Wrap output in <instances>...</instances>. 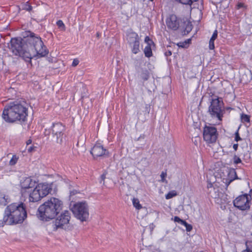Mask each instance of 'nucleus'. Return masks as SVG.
I'll list each match as a JSON object with an SVG mask.
<instances>
[{
    "label": "nucleus",
    "mask_w": 252,
    "mask_h": 252,
    "mask_svg": "<svg viewBox=\"0 0 252 252\" xmlns=\"http://www.w3.org/2000/svg\"><path fill=\"white\" fill-rule=\"evenodd\" d=\"M241 119L242 123L249 122L250 121V116L248 115L242 114L241 116Z\"/></svg>",
    "instance_id": "26"
},
{
    "label": "nucleus",
    "mask_w": 252,
    "mask_h": 252,
    "mask_svg": "<svg viewBox=\"0 0 252 252\" xmlns=\"http://www.w3.org/2000/svg\"><path fill=\"white\" fill-rule=\"evenodd\" d=\"M35 146H31L28 148L27 150L29 153H32L35 151Z\"/></svg>",
    "instance_id": "40"
},
{
    "label": "nucleus",
    "mask_w": 252,
    "mask_h": 252,
    "mask_svg": "<svg viewBox=\"0 0 252 252\" xmlns=\"http://www.w3.org/2000/svg\"><path fill=\"white\" fill-rule=\"evenodd\" d=\"M128 42L130 46L132 52L134 54H137L139 51V38L137 33L131 32L127 34Z\"/></svg>",
    "instance_id": "13"
},
{
    "label": "nucleus",
    "mask_w": 252,
    "mask_h": 252,
    "mask_svg": "<svg viewBox=\"0 0 252 252\" xmlns=\"http://www.w3.org/2000/svg\"><path fill=\"white\" fill-rule=\"evenodd\" d=\"M8 196L0 192V205L5 206L9 202Z\"/></svg>",
    "instance_id": "19"
},
{
    "label": "nucleus",
    "mask_w": 252,
    "mask_h": 252,
    "mask_svg": "<svg viewBox=\"0 0 252 252\" xmlns=\"http://www.w3.org/2000/svg\"><path fill=\"white\" fill-rule=\"evenodd\" d=\"M228 179H233V181L236 179H241L238 177L236 172L234 169H231L228 173Z\"/></svg>",
    "instance_id": "21"
},
{
    "label": "nucleus",
    "mask_w": 252,
    "mask_h": 252,
    "mask_svg": "<svg viewBox=\"0 0 252 252\" xmlns=\"http://www.w3.org/2000/svg\"><path fill=\"white\" fill-rule=\"evenodd\" d=\"M71 214L68 210H64L52 222L53 230L57 231L59 229H64L68 228Z\"/></svg>",
    "instance_id": "6"
},
{
    "label": "nucleus",
    "mask_w": 252,
    "mask_h": 252,
    "mask_svg": "<svg viewBox=\"0 0 252 252\" xmlns=\"http://www.w3.org/2000/svg\"><path fill=\"white\" fill-rule=\"evenodd\" d=\"M181 220V219L177 216H175L174 218V220L175 222H177L179 223V222H180Z\"/></svg>",
    "instance_id": "45"
},
{
    "label": "nucleus",
    "mask_w": 252,
    "mask_h": 252,
    "mask_svg": "<svg viewBox=\"0 0 252 252\" xmlns=\"http://www.w3.org/2000/svg\"><path fill=\"white\" fill-rule=\"evenodd\" d=\"M217 130L214 126H205L203 130V138L205 141L209 143L216 142L217 139Z\"/></svg>",
    "instance_id": "14"
},
{
    "label": "nucleus",
    "mask_w": 252,
    "mask_h": 252,
    "mask_svg": "<svg viewBox=\"0 0 252 252\" xmlns=\"http://www.w3.org/2000/svg\"><path fill=\"white\" fill-rule=\"evenodd\" d=\"M177 195V193L175 190H172L169 191L166 195L165 198L166 199H169Z\"/></svg>",
    "instance_id": "27"
},
{
    "label": "nucleus",
    "mask_w": 252,
    "mask_h": 252,
    "mask_svg": "<svg viewBox=\"0 0 252 252\" xmlns=\"http://www.w3.org/2000/svg\"><path fill=\"white\" fill-rule=\"evenodd\" d=\"M69 191H70V196L74 195L78 192L77 190H76L75 189L70 190Z\"/></svg>",
    "instance_id": "43"
},
{
    "label": "nucleus",
    "mask_w": 252,
    "mask_h": 252,
    "mask_svg": "<svg viewBox=\"0 0 252 252\" xmlns=\"http://www.w3.org/2000/svg\"><path fill=\"white\" fill-rule=\"evenodd\" d=\"M17 53H18L17 52ZM18 54H16V55H18ZM19 56V55H18Z\"/></svg>",
    "instance_id": "55"
},
{
    "label": "nucleus",
    "mask_w": 252,
    "mask_h": 252,
    "mask_svg": "<svg viewBox=\"0 0 252 252\" xmlns=\"http://www.w3.org/2000/svg\"><path fill=\"white\" fill-rule=\"evenodd\" d=\"M151 110V105L150 104H146L145 107L144 113L145 114L148 115Z\"/></svg>",
    "instance_id": "30"
},
{
    "label": "nucleus",
    "mask_w": 252,
    "mask_h": 252,
    "mask_svg": "<svg viewBox=\"0 0 252 252\" xmlns=\"http://www.w3.org/2000/svg\"><path fill=\"white\" fill-rule=\"evenodd\" d=\"M16 212V204L12 203L8 206L4 212V216L2 220H0V226L3 227L6 224L13 225L16 223L15 213Z\"/></svg>",
    "instance_id": "9"
},
{
    "label": "nucleus",
    "mask_w": 252,
    "mask_h": 252,
    "mask_svg": "<svg viewBox=\"0 0 252 252\" xmlns=\"http://www.w3.org/2000/svg\"><path fill=\"white\" fill-rule=\"evenodd\" d=\"M32 140L31 139H29L27 142H26V144H27V146H28L29 145L31 144L32 143Z\"/></svg>",
    "instance_id": "50"
},
{
    "label": "nucleus",
    "mask_w": 252,
    "mask_h": 252,
    "mask_svg": "<svg viewBox=\"0 0 252 252\" xmlns=\"http://www.w3.org/2000/svg\"><path fill=\"white\" fill-rule=\"evenodd\" d=\"M223 105L221 98H212L208 111L211 117L213 119H217L221 121L223 114L225 113Z\"/></svg>",
    "instance_id": "4"
},
{
    "label": "nucleus",
    "mask_w": 252,
    "mask_h": 252,
    "mask_svg": "<svg viewBox=\"0 0 252 252\" xmlns=\"http://www.w3.org/2000/svg\"><path fill=\"white\" fill-rule=\"evenodd\" d=\"M97 36H99V34H98V33H97Z\"/></svg>",
    "instance_id": "54"
},
{
    "label": "nucleus",
    "mask_w": 252,
    "mask_h": 252,
    "mask_svg": "<svg viewBox=\"0 0 252 252\" xmlns=\"http://www.w3.org/2000/svg\"><path fill=\"white\" fill-rule=\"evenodd\" d=\"M79 61L77 59H75L73 60V62L72 63V66H76L79 64Z\"/></svg>",
    "instance_id": "39"
},
{
    "label": "nucleus",
    "mask_w": 252,
    "mask_h": 252,
    "mask_svg": "<svg viewBox=\"0 0 252 252\" xmlns=\"http://www.w3.org/2000/svg\"><path fill=\"white\" fill-rule=\"evenodd\" d=\"M238 147V144H234L233 146V148L235 150V151H236L237 150Z\"/></svg>",
    "instance_id": "48"
},
{
    "label": "nucleus",
    "mask_w": 252,
    "mask_h": 252,
    "mask_svg": "<svg viewBox=\"0 0 252 252\" xmlns=\"http://www.w3.org/2000/svg\"><path fill=\"white\" fill-rule=\"evenodd\" d=\"M144 41L147 44V45H155L153 40L148 36L145 37Z\"/></svg>",
    "instance_id": "29"
},
{
    "label": "nucleus",
    "mask_w": 252,
    "mask_h": 252,
    "mask_svg": "<svg viewBox=\"0 0 252 252\" xmlns=\"http://www.w3.org/2000/svg\"><path fill=\"white\" fill-rule=\"evenodd\" d=\"M178 45L179 47H183V48H187L188 46V45H186L185 44V42H180V43H179L178 44Z\"/></svg>",
    "instance_id": "42"
},
{
    "label": "nucleus",
    "mask_w": 252,
    "mask_h": 252,
    "mask_svg": "<svg viewBox=\"0 0 252 252\" xmlns=\"http://www.w3.org/2000/svg\"><path fill=\"white\" fill-rule=\"evenodd\" d=\"M71 210L75 217L81 221H86L89 218V208L86 202H79L74 204Z\"/></svg>",
    "instance_id": "7"
},
{
    "label": "nucleus",
    "mask_w": 252,
    "mask_h": 252,
    "mask_svg": "<svg viewBox=\"0 0 252 252\" xmlns=\"http://www.w3.org/2000/svg\"><path fill=\"white\" fill-rule=\"evenodd\" d=\"M234 163L235 164H238L241 162V159L237 156H234L233 158Z\"/></svg>",
    "instance_id": "34"
},
{
    "label": "nucleus",
    "mask_w": 252,
    "mask_h": 252,
    "mask_svg": "<svg viewBox=\"0 0 252 252\" xmlns=\"http://www.w3.org/2000/svg\"><path fill=\"white\" fill-rule=\"evenodd\" d=\"M184 226L186 227V230L188 232L190 231L192 229V225L188 223L187 222L186 223V224H185Z\"/></svg>",
    "instance_id": "37"
},
{
    "label": "nucleus",
    "mask_w": 252,
    "mask_h": 252,
    "mask_svg": "<svg viewBox=\"0 0 252 252\" xmlns=\"http://www.w3.org/2000/svg\"><path fill=\"white\" fill-rule=\"evenodd\" d=\"M7 47L14 55H16V37L11 38L10 42L7 43Z\"/></svg>",
    "instance_id": "18"
},
{
    "label": "nucleus",
    "mask_w": 252,
    "mask_h": 252,
    "mask_svg": "<svg viewBox=\"0 0 252 252\" xmlns=\"http://www.w3.org/2000/svg\"><path fill=\"white\" fill-rule=\"evenodd\" d=\"M164 55L166 57H168V56H170L172 55V53H171V51H166L164 53Z\"/></svg>",
    "instance_id": "46"
},
{
    "label": "nucleus",
    "mask_w": 252,
    "mask_h": 252,
    "mask_svg": "<svg viewBox=\"0 0 252 252\" xmlns=\"http://www.w3.org/2000/svg\"><path fill=\"white\" fill-rule=\"evenodd\" d=\"M22 201L17 205V223H23L27 218V206Z\"/></svg>",
    "instance_id": "16"
},
{
    "label": "nucleus",
    "mask_w": 252,
    "mask_h": 252,
    "mask_svg": "<svg viewBox=\"0 0 252 252\" xmlns=\"http://www.w3.org/2000/svg\"><path fill=\"white\" fill-rule=\"evenodd\" d=\"M150 77L149 72L147 69H142L140 74V77L144 80L147 81Z\"/></svg>",
    "instance_id": "22"
},
{
    "label": "nucleus",
    "mask_w": 252,
    "mask_h": 252,
    "mask_svg": "<svg viewBox=\"0 0 252 252\" xmlns=\"http://www.w3.org/2000/svg\"><path fill=\"white\" fill-rule=\"evenodd\" d=\"M2 118L7 123L16 122V101H10L4 106Z\"/></svg>",
    "instance_id": "8"
},
{
    "label": "nucleus",
    "mask_w": 252,
    "mask_h": 252,
    "mask_svg": "<svg viewBox=\"0 0 252 252\" xmlns=\"http://www.w3.org/2000/svg\"><path fill=\"white\" fill-rule=\"evenodd\" d=\"M150 1H153V0H150Z\"/></svg>",
    "instance_id": "56"
},
{
    "label": "nucleus",
    "mask_w": 252,
    "mask_h": 252,
    "mask_svg": "<svg viewBox=\"0 0 252 252\" xmlns=\"http://www.w3.org/2000/svg\"><path fill=\"white\" fill-rule=\"evenodd\" d=\"M166 176V173L162 172L160 175V177L161 178V181L162 182H164L165 181V178Z\"/></svg>",
    "instance_id": "41"
},
{
    "label": "nucleus",
    "mask_w": 252,
    "mask_h": 252,
    "mask_svg": "<svg viewBox=\"0 0 252 252\" xmlns=\"http://www.w3.org/2000/svg\"><path fill=\"white\" fill-rule=\"evenodd\" d=\"M217 196H219V194H218V195H214V196H213V195H212V196L213 197L215 198H216L217 197Z\"/></svg>",
    "instance_id": "52"
},
{
    "label": "nucleus",
    "mask_w": 252,
    "mask_h": 252,
    "mask_svg": "<svg viewBox=\"0 0 252 252\" xmlns=\"http://www.w3.org/2000/svg\"><path fill=\"white\" fill-rule=\"evenodd\" d=\"M144 53L145 57L150 58L153 56L152 45H147L144 49Z\"/></svg>",
    "instance_id": "20"
},
{
    "label": "nucleus",
    "mask_w": 252,
    "mask_h": 252,
    "mask_svg": "<svg viewBox=\"0 0 252 252\" xmlns=\"http://www.w3.org/2000/svg\"><path fill=\"white\" fill-rule=\"evenodd\" d=\"M63 202L58 198L52 197L39 206L37 216L43 221L54 219L63 209Z\"/></svg>",
    "instance_id": "2"
},
{
    "label": "nucleus",
    "mask_w": 252,
    "mask_h": 252,
    "mask_svg": "<svg viewBox=\"0 0 252 252\" xmlns=\"http://www.w3.org/2000/svg\"><path fill=\"white\" fill-rule=\"evenodd\" d=\"M28 104L26 101L21 98L17 99V120L25 122L28 116Z\"/></svg>",
    "instance_id": "12"
},
{
    "label": "nucleus",
    "mask_w": 252,
    "mask_h": 252,
    "mask_svg": "<svg viewBox=\"0 0 252 252\" xmlns=\"http://www.w3.org/2000/svg\"><path fill=\"white\" fill-rule=\"evenodd\" d=\"M191 29L192 25L189 22H188L186 27V30L188 32H189L191 30Z\"/></svg>",
    "instance_id": "35"
},
{
    "label": "nucleus",
    "mask_w": 252,
    "mask_h": 252,
    "mask_svg": "<svg viewBox=\"0 0 252 252\" xmlns=\"http://www.w3.org/2000/svg\"><path fill=\"white\" fill-rule=\"evenodd\" d=\"M91 154L94 158L98 157H108L109 153L100 143L95 144L92 148Z\"/></svg>",
    "instance_id": "15"
},
{
    "label": "nucleus",
    "mask_w": 252,
    "mask_h": 252,
    "mask_svg": "<svg viewBox=\"0 0 252 252\" xmlns=\"http://www.w3.org/2000/svg\"><path fill=\"white\" fill-rule=\"evenodd\" d=\"M166 24L168 29L176 31L180 26V19L175 14H171L166 20Z\"/></svg>",
    "instance_id": "17"
},
{
    "label": "nucleus",
    "mask_w": 252,
    "mask_h": 252,
    "mask_svg": "<svg viewBox=\"0 0 252 252\" xmlns=\"http://www.w3.org/2000/svg\"><path fill=\"white\" fill-rule=\"evenodd\" d=\"M185 42V44L188 45V44H189L190 43L191 39H188L187 40H186Z\"/></svg>",
    "instance_id": "49"
},
{
    "label": "nucleus",
    "mask_w": 252,
    "mask_h": 252,
    "mask_svg": "<svg viewBox=\"0 0 252 252\" xmlns=\"http://www.w3.org/2000/svg\"><path fill=\"white\" fill-rule=\"evenodd\" d=\"M132 204L136 209L139 210L142 208V206L139 203V199L136 198H133L132 199Z\"/></svg>",
    "instance_id": "24"
},
{
    "label": "nucleus",
    "mask_w": 252,
    "mask_h": 252,
    "mask_svg": "<svg viewBox=\"0 0 252 252\" xmlns=\"http://www.w3.org/2000/svg\"><path fill=\"white\" fill-rule=\"evenodd\" d=\"M209 47V49L210 50L214 49V48H215L214 40L210 39Z\"/></svg>",
    "instance_id": "33"
},
{
    "label": "nucleus",
    "mask_w": 252,
    "mask_h": 252,
    "mask_svg": "<svg viewBox=\"0 0 252 252\" xmlns=\"http://www.w3.org/2000/svg\"><path fill=\"white\" fill-rule=\"evenodd\" d=\"M251 199L252 197L250 194L241 195L233 201V205L241 210H246L250 208V202Z\"/></svg>",
    "instance_id": "11"
},
{
    "label": "nucleus",
    "mask_w": 252,
    "mask_h": 252,
    "mask_svg": "<svg viewBox=\"0 0 252 252\" xmlns=\"http://www.w3.org/2000/svg\"><path fill=\"white\" fill-rule=\"evenodd\" d=\"M183 4L191 5L193 2L197 1L198 0H175Z\"/></svg>",
    "instance_id": "25"
},
{
    "label": "nucleus",
    "mask_w": 252,
    "mask_h": 252,
    "mask_svg": "<svg viewBox=\"0 0 252 252\" xmlns=\"http://www.w3.org/2000/svg\"><path fill=\"white\" fill-rule=\"evenodd\" d=\"M105 179V175L103 174L101 176V179L102 181H104Z\"/></svg>",
    "instance_id": "51"
},
{
    "label": "nucleus",
    "mask_w": 252,
    "mask_h": 252,
    "mask_svg": "<svg viewBox=\"0 0 252 252\" xmlns=\"http://www.w3.org/2000/svg\"><path fill=\"white\" fill-rule=\"evenodd\" d=\"M186 223H187V222L185 220H180V222H179V223H180L181 224H182L183 225H185V224H186Z\"/></svg>",
    "instance_id": "47"
},
{
    "label": "nucleus",
    "mask_w": 252,
    "mask_h": 252,
    "mask_svg": "<svg viewBox=\"0 0 252 252\" xmlns=\"http://www.w3.org/2000/svg\"><path fill=\"white\" fill-rule=\"evenodd\" d=\"M16 164V155H13L12 158L9 161L10 165H14Z\"/></svg>",
    "instance_id": "31"
},
{
    "label": "nucleus",
    "mask_w": 252,
    "mask_h": 252,
    "mask_svg": "<svg viewBox=\"0 0 252 252\" xmlns=\"http://www.w3.org/2000/svg\"><path fill=\"white\" fill-rule=\"evenodd\" d=\"M65 126L61 123L58 122L53 123L51 129L45 128L44 134L45 136H49L52 132L53 138L58 144L62 145L64 138Z\"/></svg>",
    "instance_id": "5"
},
{
    "label": "nucleus",
    "mask_w": 252,
    "mask_h": 252,
    "mask_svg": "<svg viewBox=\"0 0 252 252\" xmlns=\"http://www.w3.org/2000/svg\"><path fill=\"white\" fill-rule=\"evenodd\" d=\"M232 181H233V179H227L226 181V182H225V185H226V187H227Z\"/></svg>",
    "instance_id": "44"
},
{
    "label": "nucleus",
    "mask_w": 252,
    "mask_h": 252,
    "mask_svg": "<svg viewBox=\"0 0 252 252\" xmlns=\"http://www.w3.org/2000/svg\"><path fill=\"white\" fill-rule=\"evenodd\" d=\"M36 184L35 180L31 177H23L20 179V187H21V193L22 195L21 200H25L27 190L34 188Z\"/></svg>",
    "instance_id": "10"
},
{
    "label": "nucleus",
    "mask_w": 252,
    "mask_h": 252,
    "mask_svg": "<svg viewBox=\"0 0 252 252\" xmlns=\"http://www.w3.org/2000/svg\"><path fill=\"white\" fill-rule=\"evenodd\" d=\"M34 189L29 194L30 202H36L46 196L52 190L50 186L46 183L35 185Z\"/></svg>",
    "instance_id": "3"
},
{
    "label": "nucleus",
    "mask_w": 252,
    "mask_h": 252,
    "mask_svg": "<svg viewBox=\"0 0 252 252\" xmlns=\"http://www.w3.org/2000/svg\"><path fill=\"white\" fill-rule=\"evenodd\" d=\"M22 8L27 11H30L32 9V6L29 4L28 2H27L26 3L22 5Z\"/></svg>",
    "instance_id": "28"
},
{
    "label": "nucleus",
    "mask_w": 252,
    "mask_h": 252,
    "mask_svg": "<svg viewBox=\"0 0 252 252\" xmlns=\"http://www.w3.org/2000/svg\"><path fill=\"white\" fill-rule=\"evenodd\" d=\"M235 140L236 141L238 142L239 140H241V137L239 136V134L238 133V130L235 133Z\"/></svg>",
    "instance_id": "38"
},
{
    "label": "nucleus",
    "mask_w": 252,
    "mask_h": 252,
    "mask_svg": "<svg viewBox=\"0 0 252 252\" xmlns=\"http://www.w3.org/2000/svg\"><path fill=\"white\" fill-rule=\"evenodd\" d=\"M218 36V31L217 30H215L214 32H213V34L211 38L210 39H212V40H215L217 38Z\"/></svg>",
    "instance_id": "36"
},
{
    "label": "nucleus",
    "mask_w": 252,
    "mask_h": 252,
    "mask_svg": "<svg viewBox=\"0 0 252 252\" xmlns=\"http://www.w3.org/2000/svg\"><path fill=\"white\" fill-rule=\"evenodd\" d=\"M57 25L59 27V28H63L64 29H65V26H64V24H63V22L60 20H58L57 22Z\"/></svg>",
    "instance_id": "32"
},
{
    "label": "nucleus",
    "mask_w": 252,
    "mask_h": 252,
    "mask_svg": "<svg viewBox=\"0 0 252 252\" xmlns=\"http://www.w3.org/2000/svg\"><path fill=\"white\" fill-rule=\"evenodd\" d=\"M246 249L242 252H252V241H248L246 242Z\"/></svg>",
    "instance_id": "23"
},
{
    "label": "nucleus",
    "mask_w": 252,
    "mask_h": 252,
    "mask_svg": "<svg viewBox=\"0 0 252 252\" xmlns=\"http://www.w3.org/2000/svg\"><path fill=\"white\" fill-rule=\"evenodd\" d=\"M250 192H251V193H252V189H251V190H250Z\"/></svg>",
    "instance_id": "53"
},
{
    "label": "nucleus",
    "mask_w": 252,
    "mask_h": 252,
    "mask_svg": "<svg viewBox=\"0 0 252 252\" xmlns=\"http://www.w3.org/2000/svg\"><path fill=\"white\" fill-rule=\"evenodd\" d=\"M22 35L23 37H17V52L26 62L31 63L32 58L38 59L48 54L41 38L34 37V33L30 31L23 32Z\"/></svg>",
    "instance_id": "1"
}]
</instances>
